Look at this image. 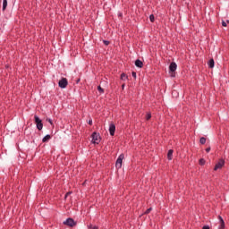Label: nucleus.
Instances as JSON below:
<instances>
[{
  "mask_svg": "<svg viewBox=\"0 0 229 229\" xmlns=\"http://www.w3.org/2000/svg\"><path fill=\"white\" fill-rule=\"evenodd\" d=\"M199 143L202 144V145L206 144L207 143V138L201 137L200 140H199Z\"/></svg>",
  "mask_w": 229,
  "mask_h": 229,
  "instance_id": "dca6fc26",
  "label": "nucleus"
},
{
  "mask_svg": "<svg viewBox=\"0 0 229 229\" xmlns=\"http://www.w3.org/2000/svg\"><path fill=\"white\" fill-rule=\"evenodd\" d=\"M103 44H105V46H110V41L104 39Z\"/></svg>",
  "mask_w": 229,
  "mask_h": 229,
  "instance_id": "412c9836",
  "label": "nucleus"
},
{
  "mask_svg": "<svg viewBox=\"0 0 229 229\" xmlns=\"http://www.w3.org/2000/svg\"><path fill=\"white\" fill-rule=\"evenodd\" d=\"M123 160H124V154H121L115 162V167L121 169L123 167Z\"/></svg>",
  "mask_w": 229,
  "mask_h": 229,
  "instance_id": "20e7f679",
  "label": "nucleus"
},
{
  "mask_svg": "<svg viewBox=\"0 0 229 229\" xmlns=\"http://www.w3.org/2000/svg\"><path fill=\"white\" fill-rule=\"evenodd\" d=\"M218 219L220 221V225L218 229H225V220L223 219L222 216H218Z\"/></svg>",
  "mask_w": 229,
  "mask_h": 229,
  "instance_id": "9d476101",
  "label": "nucleus"
},
{
  "mask_svg": "<svg viewBox=\"0 0 229 229\" xmlns=\"http://www.w3.org/2000/svg\"><path fill=\"white\" fill-rule=\"evenodd\" d=\"M208 65L209 69H214L215 62H214V59H213V58H211V59L208 62Z\"/></svg>",
  "mask_w": 229,
  "mask_h": 229,
  "instance_id": "9b49d317",
  "label": "nucleus"
},
{
  "mask_svg": "<svg viewBox=\"0 0 229 229\" xmlns=\"http://www.w3.org/2000/svg\"><path fill=\"white\" fill-rule=\"evenodd\" d=\"M89 229H98V226H96V225H89Z\"/></svg>",
  "mask_w": 229,
  "mask_h": 229,
  "instance_id": "b1692460",
  "label": "nucleus"
},
{
  "mask_svg": "<svg viewBox=\"0 0 229 229\" xmlns=\"http://www.w3.org/2000/svg\"><path fill=\"white\" fill-rule=\"evenodd\" d=\"M109 133H110L111 137H114V135H115V124L114 123L109 124Z\"/></svg>",
  "mask_w": 229,
  "mask_h": 229,
  "instance_id": "6e6552de",
  "label": "nucleus"
},
{
  "mask_svg": "<svg viewBox=\"0 0 229 229\" xmlns=\"http://www.w3.org/2000/svg\"><path fill=\"white\" fill-rule=\"evenodd\" d=\"M206 153H210V147L206 148Z\"/></svg>",
  "mask_w": 229,
  "mask_h": 229,
  "instance_id": "cd10ccee",
  "label": "nucleus"
},
{
  "mask_svg": "<svg viewBox=\"0 0 229 229\" xmlns=\"http://www.w3.org/2000/svg\"><path fill=\"white\" fill-rule=\"evenodd\" d=\"M174 151L173 150V149H169L168 150V153H167V158H168V160H173V153H174Z\"/></svg>",
  "mask_w": 229,
  "mask_h": 229,
  "instance_id": "ddd939ff",
  "label": "nucleus"
},
{
  "mask_svg": "<svg viewBox=\"0 0 229 229\" xmlns=\"http://www.w3.org/2000/svg\"><path fill=\"white\" fill-rule=\"evenodd\" d=\"M119 17H123V13H120V14H119Z\"/></svg>",
  "mask_w": 229,
  "mask_h": 229,
  "instance_id": "473e14b6",
  "label": "nucleus"
},
{
  "mask_svg": "<svg viewBox=\"0 0 229 229\" xmlns=\"http://www.w3.org/2000/svg\"><path fill=\"white\" fill-rule=\"evenodd\" d=\"M222 26H224V28H226V21H222Z\"/></svg>",
  "mask_w": 229,
  "mask_h": 229,
  "instance_id": "bb28decb",
  "label": "nucleus"
},
{
  "mask_svg": "<svg viewBox=\"0 0 229 229\" xmlns=\"http://www.w3.org/2000/svg\"><path fill=\"white\" fill-rule=\"evenodd\" d=\"M89 124L92 126V119L89 120Z\"/></svg>",
  "mask_w": 229,
  "mask_h": 229,
  "instance_id": "c85d7f7f",
  "label": "nucleus"
},
{
  "mask_svg": "<svg viewBox=\"0 0 229 229\" xmlns=\"http://www.w3.org/2000/svg\"><path fill=\"white\" fill-rule=\"evenodd\" d=\"M135 65H136V67H139V69H142L144 67V63H142V61H140V59H137L135 61Z\"/></svg>",
  "mask_w": 229,
  "mask_h": 229,
  "instance_id": "1a4fd4ad",
  "label": "nucleus"
},
{
  "mask_svg": "<svg viewBox=\"0 0 229 229\" xmlns=\"http://www.w3.org/2000/svg\"><path fill=\"white\" fill-rule=\"evenodd\" d=\"M131 76H132V78H137V72H131Z\"/></svg>",
  "mask_w": 229,
  "mask_h": 229,
  "instance_id": "5701e85b",
  "label": "nucleus"
},
{
  "mask_svg": "<svg viewBox=\"0 0 229 229\" xmlns=\"http://www.w3.org/2000/svg\"><path fill=\"white\" fill-rule=\"evenodd\" d=\"M149 20H150V22H155V15L154 14H150Z\"/></svg>",
  "mask_w": 229,
  "mask_h": 229,
  "instance_id": "6ab92c4d",
  "label": "nucleus"
},
{
  "mask_svg": "<svg viewBox=\"0 0 229 229\" xmlns=\"http://www.w3.org/2000/svg\"><path fill=\"white\" fill-rule=\"evenodd\" d=\"M63 225H65V226H70V228H74L76 226L77 223L72 219V217L67 218Z\"/></svg>",
  "mask_w": 229,
  "mask_h": 229,
  "instance_id": "7ed1b4c3",
  "label": "nucleus"
},
{
  "mask_svg": "<svg viewBox=\"0 0 229 229\" xmlns=\"http://www.w3.org/2000/svg\"><path fill=\"white\" fill-rule=\"evenodd\" d=\"M48 122L50 123V124H53V120L49 119Z\"/></svg>",
  "mask_w": 229,
  "mask_h": 229,
  "instance_id": "7c9ffc66",
  "label": "nucleus"
},
{
  "mask_svg": "<svg viewBox=\"0 0 229 229\" xmlns=\"http://www.w3.org/2000/svg\"><path fill=\"white\" fill-rule=\"evenodd\" d=\"M91 138H92L93 144H99L101 142V135H99V133L96 131H94L91 134Z\"/></svg>",
  "mask_w": 229,
  "mask_h": 229,
  "instance_id": "f03ea898",
  "label": "nucleus"
},
{
  "mask_svg": "<svg viewBox=\"0 0 229 229\" xmlns=\"http://www.w3.org/2000/svg\"><path fill=\"white\" fill-rule=\"evenodd\" d=\"M34 119H35L37 129L40 131L42 128H44V123H42V120L37 115H35Z\"/></svg>",
  "mask_w": 229,
  "mask_h": 229,
  "instance_id": "423d86ee",
  "label": "nucleus"
},
{
  "mask_svg": "<svg viewBox=\"0 0 229 229\" xmlns=\"http://www.w3.org/2000/svg\"><path fill=\"white\" fill-rule=\"evenodd\" d=\"M205 159H203V158H200L199 160V165H205Z\"/></svg>",
  "mask_w": 229,
  "mask_h": 229,
  "instance_id": "a211bd4d",
  "label": "nucleus"
},
{
  "mask_svg": "<svg viewBox=\"0 0 229 229\" xmlns=\"http://www.w3.org/2000/svg\"><path fill=\"white\" fill-rule=\"evenodd\" d=\"M120 80H122L123 81H126V80H128V75H126V73L123 72L120 76Z\"/></svg>",
  "mask_w": 229,
  "mask_h": 229,
  "instance_id": "4468645a",
  "label": "nucleus"
},
{
  "mask_svg": "<svg viewBox=\"0 0 229 229\" xmlns=\"http://www.w3.org/2000/svg\"><path fill=\"white\" fill-rule=\"evenodd\" d=\"M151 119V115H147L146 116V121H149Z\"/></svg>",
  "mask_w": 229,
  "mask_h": 229,
  "instance_id": "393cba45",
  "label": "nucleus"
},
{
  "mask_svg": "<svg viewBox=\"0 0 229 229\" xmlns=\"http://www.w3.org/2000/svg\"><path fill=\"white\" fill-rule=\"evenodd\" d=\"M6 6H8V0H3V12L6 10Z\"/></svg>",
  "mask_w": 229,
  "mask_h": 229,
  "instance_id": "2eb2a0df",
  "label": "nucleus"
},
{
  "mask_svg": "<svg viewBox=\"0 0 229 229\" xmlns=\"http://www.w3.org/2000/svg\"><path fill=\"white\" fill-rule=\"evenodd\" d=\"M151 210H153V208H148V209L144 212V214L148 215V214H149V212H151Z\"/></svg>",
  "mask_w": 229,
  "mask_h": 229,
  "instance_id": "4be33fe9",
  "label": "nucleus"
},
{
  "mask_svg": "<svg viewBox=\"0 0 229 229\" xmlns=\"http://www.w3.org/2000/svg\"><path fill=\"white\" fill-rule=\"evenodd\" d=\"M225 166V159H219L214 167V171H217L218 169H223Z\"/></svg>",
  "mask_w": 229,
  "mask_h": 229,
  "instance_id": "0eeeda50",
  "label": "nucleus"
},
{
  "mask_svg": "<svg viewBox=\"0 0 229 229\" xmlns=\"http://www.w3.org/2000/svg\"><path fill=\"white\" fill-rule=\"evenodd\" d=\"M76 83H80V79L77 80Z\"/></svg>",
  "mask_w": 229,
  "mask_h": 229,
  "instance_id": "2f4dec72",
  "label": "nucleus"
},
{
  "mask_svg": "<svg viewBox=\"0 0 229 229\" xmlns=\"http://www.w3.org/2000/svg\"><path fill=\"white\" fill-rule=\"evenodd\" d=\"M147 115H151V113H148Z\"/></svg>",
  "mask_w": 229,
  "mask_h": 229,
  "instance_id": "72a5a7b5",
  "label": "nucleus"
},
{
  "mask_svg": "<svg viewBox=\"0 0 229 229\" xmlns=\"http://www.w3.org/2000/svg\"><path fill=\"white\" fill-rule=\"evenodd\" d=\"M202 229H210V226H209V225H204V226L202 227Z\"/></svg>",
  "mask_w": 229,
  "mask_h": 229,
  "instance_id": "a878e982",
  "label": "nucleus"
},
{
  "mask_svg": "<svg viewBox=\"0 0 229 229\" xmlns=\"http://www.w3.org/2000/svg\"><path fill=\"white\" fill-rule=\"evenodd\" d=\"M60 89H67V85H69V81H67V78H62L58 82Z\"/></svg>",
  "mask_w": 229,
  "mask_h": 229,
  "instance_id": "39448f33",
  "label": "nucleus"
},
{
  "mask_svg": "<svg viewBox=\"0 0 229 229\" xmlns=\"http://www.w3.org/2000/svg\"><path fill=\"white\" fill-rule=\"evenodd\" d=\"M72 194V191H68L66 192L65 196H64V199H67L68 196H71Z\"/></svg>",
  "mask_w": 229,
  "mask_h": 229,
  "instance_id": "aec40b11",
  "label": "nucleus"
},
{
  "mask_svg": "<svg viewBox=\"0 0 229 229\" xmlns=\"http://www.w3.org/2000/svg\"><path fill=\"white\" fill-rule=\"evenodd\" d=\"M226 22L229 24V20H227Z\"/></svg>",
  "mask_w": 229,
  "mask_h": 229,
  "instance_id": "f704fd0d",
  "label": "nucleus"
},
{
  "mask_svg": "<svg viewBox=\"0 0 229 229\" xmlns=\"http://www.w3.org/2000/svg\"><path fill=\"white\" fill-rule=\"evenodd\" d=\"M178 68V65L176 64V63L174 62H172L169 65V72L172 76V78H174L176 75H175V72H176V69Z\"/></svg>",
  "mask_w": 229,
  "mask_h": 229,
  "instance_id": "f257e3e1",
  "label": "nucleus"
},
{
  "mask_svg": "<svg viewBox=\"0 0 229 229\" xmlns=\"http://www.w3.org/2000/svg\"><path fill=\"white\" fill-rule=\"evenodd\" d=\"M125 84L122 85V90H124Z\"/></svg>",
  "mask_w": 229,
  "mask_h": 229,
  "instance_id": "c756f323",
  "label": "nucleus"
},
{
  "mask_svg": "<svg viewBox=\"0 0 229 229\" xmlns=\"http://www.w3.org/2000/svg\"><path fill=\"white\" fill-rule=\"evenodd\" d=\"M49 140H51V135L47 134L43 139H42V142H49Z\"/></svg>",
  "mask_w": 229,
  "mask_h": 229,
  "instance_id": "f8f14e48",
  "label": "nucleus"
},
{
  "mask_svg": "<svg viewBox=\"0 0 229 229\" xmlns=\"http://www.w3.org/2000/svg\"><path fill=\"white\" fill-rule=\"evenodd\" d=\"M98 90L100 94H105V89L101 86H98Z\"/></svg>",
  "mask_w": 229,
  "mask_h": 229,
  "instance_id": "f3484780",
  "label": "nucleus"
}]
</instances>
